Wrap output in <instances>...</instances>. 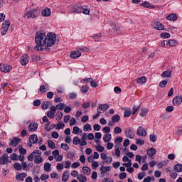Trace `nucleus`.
Masks as SVG:
<instances>
[{
  "label": "nucleus",
  "instance_id": "obj_37",
  "mask_svg": "<svg viewBox=\"0 0 182 182\" xmlns=\"http://www.w3.org/2000/svg\"><path fill=\"white\" fill-rule=\"evenodd\" d=\"M36 158V152H32L30 155L27 156L28 161H33V159Z\"/></svg>",
  "mask_w": 182,
  "mask_h": 182
},
{
  "label": "nucleus",
  "instance_id": "obj_42",
  "mask_svg": "<svg viewBox=\"0 0 182 182\" xmlns=\"http://www.w3.org/2000/svg\"><path fill=\"white\" fill-rule=\"evenodd\" d=\"M51 166H52V164H49V163H46L45 164H44V170H45V171H50V170H51Z\"/></svg>",
  "mask_w": 182,
  "mask_h": 182
},
{
  "label": "nucleus",
  "instance_id": "obj_34",
  "mask_svg": "<svg viewBox=\"0 0 182 182\" xmlns=\"http://www.w3.org/2000/svg\"><path fill=\"white\" fill-rule=\"evenodd\" d=\"M112 121L113 123H119L120 122V115L115 114L112 117Z\"/></svg>",
  "mask_w": 182,
  "mask_h": 182
},
{
  "label": "nucleus",
  "instance_id": "obj_7",
  "mask_svg": "<svg viewBox=\"0 0 182 182\" xmlns=\"http://www.w3.org/2000/svg\"><path fill=\"white\" fill-rule=\"evenodd\" d=\"M22 141V139L18 137H14L13 139L11 140L9 145L11 146L12 147H16Z\"/></svg>",
  "mask_w": 182,
  "mask_h": 182
},
{
  "label": "nucleus",
  "instance_id": "obj_57",
  "mask_svg": "<svg viewBox=\"0 0 182 182\" xmlns=\"http://www.w3.org/2000/svg\"><path fill=\"white\" fill-rule=\"evenodd\" d=\"M167 80H162L160 83H159V87H166V86L167 85Z\"/></svg>",
  "mask_w": 182,
  "mask_h": 182
},
{
  "label": "nucleus",
  "instance_id": "obj_19",
  "mask_svg": "<svg viewBox=\"0 0 182 182\" xmlns=\"http://www.w3.org/2000/svg\"><path fill=\"white\" fill-rule=\"evenodd\" d=\"M125 134H126V136L128 139H134V133H133L132 132L131 129H125Z\"/></svg>",
  "mask_w": 182,
  "mask_h": 182
},
{
  "label": "nucleus",
  "instance_id": "obj_30",
  "mask_svg": "<svg viewBox=\"0 0 182 182\" xmlns=\"http://www.w3.org/2000/svg\"><path fill=\"white\" fill-rule=\"evenodd\" d=\"M173 170H175V171H176L177 173H181L182 171V165L180 164H176L173 166Z\"/></svg>",
  "mask_w": 182,
  "mask_h": 182
},
{
  "label": "nucleus",
  "instance_id": "obj_36",
  "mask_svg": "<svg viewBox=\"0 0 182 182\" xmlns=\"http://www.w3.org/2000/svg\"><path fill=\"white\" fill-rule=\"evenodd\" d=\"M92 38L95 39V42H99V41H100V38H102V33H99L97 34H94L93 36H92Z\"/></svg>",
  "mask_w": 182,
  "mask_h": 182
},
{
  "label": "nucleus",
  "instance_id": "obj_51",
  "mask_svg": "<svg viewBox=\"0 0 182 182\" xmlns=\"http://www.w3.org/2000/svg\"><path fill=\"white\" fill-rule=\"evenodd\" d=\"M83 130L84 132H89V130H92V126L89 124H85Z\"/></svg>",
  "mask_w": 182,
  "mask_h": 182
},
{
  "label": "nucleus",
  "instance_id": "obj_49",
  "mask_svg": "<svg viewBox=\"0 0 182 182\" xmlns=\"http://www.w3.org/2000/svg\"><path fill=\"white\" fill-rule=\"evenodd\" d=\"M56 120H60L62 119V117H63V113H62V112H57L56 113Z\"/></svg>",
  "mask_w": 182,
  "mask_h": 182
},
{
  "label": "nucleus",
  "instance_id": "obj_41",
  "mask_svg": "<svg viewBox=\"0 0 182 182\" xmlns=\"http://www.w3.org/2000/svg\"><path fill=\"white\" fill-rule=\"evenodd\" d=\"M14 167L15 170H16L17 171H21L22 170V166H21V164H19V163H15L14 164Z\"/></svg>",
  "mask_w": 182,
  "mask_h": 182
},
{
  "label": "nucleus",
  "instance_id": "obj_8",
  "mask_svg": "<svg viewBox=\"0 0 182 182\" xmlns=\"http://www.w3.org/2000/svg\"><path fill=\"white\" fill-rule=\"evenodd\" d=\"M172 103L174 106H180L182 103V96L176 95L172 100Z\"/></svg>",
  "mask_w": 182,
  "mask_h": 182
},
{
  "label": "nucleus",
  "instance_id": "obj_13",
  "mask_svg": "<svg viewBox=\"0 0 182 182\" xmlns=\"http://www.w3.org/2000/svg\"><path fill=\"white\" fill-rule=\"evenodd\" d=\"M50 46H47L46 45L41 46V47L35 46L34 49L36 50H39L40 52H43V50H46L47 52H49L50 50Z\"/></svg>",
  "mask_w": 182,
  "mask_h": 182
},
{
  "label": "nucleus",
  "instance_id": "obj_15",
  "mask_svg": "<svg viewBox=\"0 0 182 182\" xmlns=\"http://www.w3.org/2000/svg\"><path fill=\"white\" fill-rule=\"evenodd\" d=\"M80 56H82L80 51H73L70 55L71 59H77V58H80Z\"/></svg>",
  "mask_w": 182,
  "mask_h": 182
},
{
  "label": "nucleus",
  "instance_id": "obj_61",
  "mask_svg": "<svg viewBox=\"0 0 182 182\" xmlns=\"http://www.w3.org/2000/svg\"><path fill=\"white\" fill-rule=\"evenodd\" d=\"M144 177H146V173L145 172L139 173V175H138L139 180H143V178H144Z\"/></svg>",
  "mask_w": 182,
  "mask_h": 182
},
{
  "label": "nucleus",
  "instance_id": "obj_48",
  "mask_svg": "<svg viewBox=\"0 0 182 182\" xmlns=\"http://www.w3.org/2000/svg\"><path fill=\"white\" fill-rule=\"evenodd\" d=\"M122 141H123V138H122V136H119L114 140V143L117 144V146L121 144L120 143H122Z\"/></svg>",
  "mask_w": 182,
  "mask_h": 182
},
{
  "label": "nucleus",
  "instance_id": "obj_27",
  "mask_svg": "<svg viewBox=\"0 0 182 182\" xmlns=\"http://www.w3.org/2000/svg\"><path fill=\"white\" fill-rule=\"evenodd\" d=\"M68 180H69V171H65L63 173L62 181L66 182Z\"/></svg>",
  "mask_w": 182,
  "mask_h": 182
},
{
  "label": "nucleus",
  "instance_id": "obj_17",
  "mask_svg": "<svg viewBox=\"0 0 182 182\" xmlns=\"http://www.w3.org/2000/svg\"><path fill=\"white\" fill-rule=\"evenodd\" d=\"M72 12L74 14H82V7L79 6L77 4H75L72 8Z\"/></svg>",
  "mask_w": 182,
  "mask_h": 182
},
{
  "label": "nucleus",
  "instance_id": "obj_16",
  "mask_svg": "<svg viewBox=\"0 0 182 182\" xmlns=\"http://www.w3.org/2000/svg\"><path fill=\"white\" fill-rule=\"evenodd\" d=\"M146 153H147L148 156H149V157H153L154 156H156V154H157V150H156V149L151 147L146 150Z\"/></svg>",
  "mask_w": 182,
  "mask_h": 182
},
{
  "label": "nucleus",
  "instance_id": "obj_23",
  "mask_svg": "<svg viewBox=\"0 0 182 182\" xmlns=\"http://www.w3.org/2000/svg\"><path fill=\"white\" fill-rule=\"evenodd\" d=\"M50 9L49 8H46L41 11V15H43V16H50Z\"/></svg>",
  "mask_w": 182,
  "mask_h": 182
},
{
  "label": "nucleus",
  "instance_id": "obj_35",
  "mask_svg": "<svg viewBox=\"0 0 182 182\" xmlns=\"http://www.w3.org/2000/svg\"><path fill=\"white\" fill-rule=\"evenodd\" d=\"M141 6H144V8H149V9H153L154 8L153 6H151V4L145 1L140 4Z\"/></svg>",
  "mask_w": 182,
  "mask_h": 182
},
{
  "label": "nucleus",
  "instance_id": "obj_53",
  "mask_svg": "<svg viewBox=\"0 0 182 182\" xmlns=\"http://www.w3.org/2000/svg\"><path fill=\"white\" fill-rule=\"evenodd\" d=\"M176 134H177V136H181V134H182V124L180 125V126L178 127V129H177V131L176 132Z\"/></svg>",
  "mask_w": 182,
  "mask_h": 182
},
{
  "label": "nucleus",
  "instance_id": "obj_29",
  "mask_svg": "<svg viewBox=\"0 0 182 182\" xmlns=\"http://www.w3.org/2000/svg\"><path fill=\"white\" fill-rule=\"evenodd\" d=\"M81 12H82V14H84L85 15H89V14H90V11L89 10V9H87V6H82L81 7Z\"/></svg>",
  "mask_w": 182,
  "mask_h": 182
},
{
  "label": "nucleus",
  "instance_id": "obj_32",
  "mask_svg": "<svg viewBox=\"0 0 182 182\" xmlns=\"http://www.w3.org/2000/svg\"><path fill=\"white\" fill-rule=\"evenodd\" d=\"M162 77H171V71L166 70L161 73Z\"/></svg>",
  "mask_w": 182,
  "mask_h": 182
},
{
  "label": "nucleus",
  "instance_id": "obj_45",
  "mask_svg": "<svg viewBox=\"0 0 182 182\" xmlns=\"http://www.w3.org/2000/svg\"><path fill=\"white\" fill-rule=\"evenodd\" d=\"M88 91H89V87H87V85H83L81 87V93H87Z\"/></svg>",
  "mask_w": 182,
  "mask_h": 182
},
{
  "label": "nucleus",
  "instance_id": "obj_14",
  "mask_svg": "<svg viewBox=\"0 0 182 182\" xmlns=\"http://www.w3.org/2000/svg\"><path fill=\"white\" fill-rule=\"evenodd\" d=\"M107 109H109V105L107 104H100L98 107L97 109L98 111L101 112L100 110H102V113H105V112H106V110H107Z\"/></svg>",
  "mask_w": 182,
  "mask_h": 182
},
{
  "label": "nucleus",
  "instance_id": "obj_10",
  "mask_svg": "<svg viewBox=\"0 0 182 182\" xmlns=\"http://www.w3.org/2000/svg\"><path fill=\"white\" fill-rule=\"evenodd\" d=\"M137 136H142V137H145L147 136V131L143 128V127H139L136 132Z\"/></svg>",
  "mask_w": 182,
  "mask_h": 182
},
{
  "label": "nucleus",
  "instance_id": "obj_4",
  "mask_svg": "<svg viewBox=\"0 0 182 182\" xmlns=\"http://www.w3.org/2000/svg\"><path fill=\"white\" fill-rule=\"evenodd\" d=\"M9 26H11V22L7 20L5 21L2 23V27H1V35H6V33L8 32V29H9Z\"/></svg>",
  "mask_w": 182,
  "mask_h": 182
},
{
  "label": "nucleus",
  "instance_id": "obj_3",
  "mask_svg": "<svg viewBox=\"0 0 182 182\" xmlns=\"http://www.w3.org/2000/svg\"><path fill=\"white\" fill-rule=\"evenodd\" d=\"M40 14L41 11L39 10V9L36 8L35 9L30 10L28 12H27L26 16H27V18H38Z\"/></svg>",
  "mask_w": 182,
  "mask_h": 182
},
{
  "label": "nucleus",
  "instance_id": "obj_26",
  "mask_svg": "<svg viewBox=\"0 0 182 182\" xmlns=\"http://www.w3.org/2000/svg\"><path fill=\"white\" fill-rule=\"evenodd\" d=\"M112 140V134H105L103 136V141L105 143H108V141H110Z\"/></svg>",
  "mask_w": 182,
  "mask_h": 182
},
{
  "label": "nucleus",
  "instance_id": "obj_40",
  "mask_svg": "<svg viewBox=\"0 0 182 182\" xmlns=\"http://www.w3.org/2000/svg\"><path fill=\"white\" fill-rule=\"evenodd\" d=\"M18 149L19 150L20 154H23V155L26 154V153H27L26 149L25 148L22 147V146H18Z\"/></svg>",
  "mask_w": 182,
  "mask_h": 182
},
{
  "label": "nucleus",
  "instance_id": "obj_25",
  "mask_svg": "<svg viewBox=\"0 0 182 182\" xmlns=\"http://www.w3.org/2000/svg\"><path fill=\"white\" fill-rule=\"evenodd\" d=\"M77 180H78V181H80V182H86V181H87V178L86 176H85V175H83V174H79L77 176Z\"/></svg>",
  "mask_w": 182,
  "mask_h": 182
},
{
  "label": "nucleus",
  "instance_id": "obj_59",
  "mask_svg": "<svg viewBox=\"0 0 182 182\" xmlns=\"http://www.w3.org/2000/svg\"><path fill=\"white\" fill-rule=\"evenodd\" d=\"M114 130L115 134H119L122 133V128H120V127H116Z\"/></svg>",
  "mask_w": 182,
  "mask_h": 182
},
{
  "label": "nucleus",
  "instance_id": "obj_22",
  "mask_svg": "<svg viewBox=\"0 0 182 182\" xmlns=\"http://www.w3.org/2000/svg\"><path fill=\"white\" fill-rule=\"evenodd\" d=\"M112 167L110 166H101L100 171H101V174H105V173H109Z\"/></svg>",
  "mask_w": 182,
  "mask_h": 182
},
{
  "label": "nucleus",
  "instance_id": "obj_52",
  "mask_svg": "<svg viewBox=\"0 0 182 182\" xmlns=\"http://www.w3.org/2000/svg\"><path fill=\"white\" fill-rule=\"evenodd\" d=\"M68 159H70V160H73L75 159V153L74 152H68L67 154Z\"/></svg>",
  "mask_w": 182,
  "mask_h": 182
},
{
  "label": "nucleus",
  "instance_id": "obj_44",
  "mask_svg": "<svg viewBox=\"0 0 182 182\" xmlns=\"http://www.w3.org/2000/svg\"><path fill=\"white\" fill-rule=\"evenodd\" d=\"M80 142V139L77 136H75L73 139V143L75 144V146H77Z\"/></svg>",
  "mask_w": 182,
  "mask_h": 182
},
{
  "label": "nucleus",
  "instance_id": "obj_56",
  "mask_svg": "<svg viewBox=\"0 0 182 182\" xmlns=\"http://www.w3.org/2000/svg\"><path fill=\"white\" fill-rule=\"evenodd\" d=\"M168 43L170 46H176V45H177V41L176 40H169Z\"/></svg>",
  "mask_w": 182,
  "mask_h": 182
},
{
  "label": "nucleus",
  "instance_id": "obj_6",
  "mask_svg": "<svg viewBox=\"0 0 182 182\" xmlns=\"http://www.w3.org/2000/svg\"><path fill=\"white\" fill-rule=\"evenodd\" d=\"M152 28L157 31H164V26L159 21H154L152 23Z\"/></svg>",
  "mask_w": 182,
  "mask_h": 182
},
{
  "label": "nucleus",
  "instance_id": "obj_63",
  "mask_svg": "<svg viewBox=\"0 0 182 182\" xmlns=\"http://www.w3.org/2000/svg\"><path fill=\"white\" fill-rule=\"evenodd\" d=\"M39 91L41 93H45L46 92V87H45V85H41L40 87Z\"/></svg>",
  "mask_w": 182,
  "mask_h": 182
},
{
  "label": "nucleus",
  "instance_id": "obj_20",
  "mask_svg": "<svg viewBox=\"0 0 182 182\" xmlns=\"http://www.w3.org/2000/svg\"><path fill=\"white\" fill-rule=\"evenodd\" d=\"M177 15L176 14H171L166 16V19L168 21H172V22H174L177 21Z\"/></svg>",
  "mask_w": 182,
  "mask_h": 182
},
{
  "label": "nucleus",
  "instance_id": "obj_21",
  "mask_svg": "<svg viewBox=\"0 0 182 182\" xmlns=\"http://www.w3.org/2000/svg\"><path fill=\"white\" fill-rule=\"evenodd\" d=\"M38 129V123H31L28 126V130L29 132H35Z\"/></svg>",
  "mask_w": 182,
  "mask_h": 182
},
{
  "label": "nucleus",
  "instance_id": "obj_28",
  "mask_svg": "<svg viewBox=\"0 0 182 182\" xmlns=\"http://www.w3.org/2000/svg\"><path fill=\"white\" fill-rule=\"evenodd\" d=\"M146 80H147V78H146V77L143 76V77L138 78L136 80V82L139 85H144V83H146Z\"/></svg>",
  "mask_w": 182,
  "mask_h": 182
},
{
  "label": "nucleus",
  "instance_id": "obj_46",
  "mask_svg": "<svg viewBox=\"0 0 182 182\" xmlns=\"http://www.w3.org/2000/svg\"><path fill=\"white\" fill-rule=\"evenodd\" d=\"M55 109H58V110H63L65 109V104L60 103L57 105Z\"/></svg>",
  "mask_w": 182,
  "mask_h": 182
},
{
  "label": "nucleus",
  "instance_id": "obj_11",
  "mask_svg": "<svg viewBox=\"0 0 182 182\" xmlns=\"http://www.w3.org/2000/svg\"><path fill=\"white\" fill-rule=\"evenodd\" d=\"M8 154H4L1 157H0V164H9L11 161H8Z\"/></svg>",
  "mask_w": 182,
  "mask_h": 182
},
{
  "label": "nucleus",
  "instance_id": "obj_9",
  "mask_svg": "<svg viewBox=\"0 0 182 182\" xmlns=\"http://www.w3.org/2000/svg\"><path fill=\"white\" fill-rule=\"evenodd\" d=\"M55 113H56V107L55 106H51L50 107V111L48 112L47 116L50 119H53V117H55Z\"/></svg>",
  "mask_w": 182,
  "mask_h": 182
},
{
  "label": "nucleus",
  "instance_id": "obj_39",
  "mask_svg": "<svg viewBox=\"0 0 182 182\" xmlns=\"http://www.w3.org/2000/svg\"><path fill=\"white\" fill-rule=\"evenodd\" d=\"M48 144L50 149H52V150L56 149V145L55 144V142L52 140H48Z\"/></svg>",
  "mask_w": 182,
  "mask_h": 182
},
{
  "label": "nucleus",
  "instance_id": "obj_58",
  "mask_svg": "<svg viewBox=\"0 0 182 182\" xmlns=\"http://www.w3.org/2000/svg\"><path fill=\"white\" fill-rule=\"evenodd\" d=\"M132 114V111L129 110H125V112H124V117H130Z\"/></svg>",
  "mask_w": 182,
  "mask_h": 182
},
{
  "label": "nucleus",
  "instance_id": "obj_38",
  "mask_svg": "<svg viewBox=\"0 0 182 182\" xmlns=\"http://www.w3.org/2000/svg\"><path fill=\"white\" fill-rule=\"evenodd\" d=\"M43 161V159L41 156H36V158L34 159V163L36 164H41Z\"/></svg>",
  "mask_w": 182,
  "mask_h": 182
},
{
  "label": "nucleus",
  "instance_id": "obj_24",
  "mask_svg": "<svg viewBox=\"0 0 182 182\" xmlns=\"http://www.w3.org/2000/svg\"><path fill=\"white\" fill-rule=\"evenodd\" d=\"M26 177V173H21L18 175H16V179L18 181H23V178Z\"/></svg>",
  "mask_w": 182,
  "mask_h": 182
},
{
  "label": "nucleus",
  "instance_id": "obj_64",
  "mask_svg": "<svg viewBox=\"0 0 182 182\" xmlns=\"http://www.w3.org/2000/svg\"><path fill=\"white\" fill-rule=\"evenodd\" d=\"M76 123V119H75L74 117H72L70 120V126H75Z\"/></svg>",
  "mask_w": 182,
  "mask_h": 182
},
{
  "label": "nucleus",
  "instance_id": "obj_33",
  "mask_svg": "<svg viewBox=\"0 0 182 182\" xmlns=\"http://www.w3.org/2000/svg\"><path fill=\"white\" fill-rule=\"evenodd\" d=\"M50 104V102L44 101L41 104V109H43V110H46V109H48L49 107Z\"/></svg>",
  "mask_w": 182,
  "mask_h": 182
},
{
  "label": "nucleus",
  "instance_id": "obj_2",
  "mask_svg": "<svg viewBox=\"0 0 182 182\" xmlns=\"http://www.w3.org/2000/svg\"><path fill=\"white\" fill-rule=\"evenodd\" d=\"M55 43H56V34L50 32L46 34V46H53Z\"/></svg>",
  "mask_w": 182,
  "mask_h": 182
},
{
  "label": "nucleus",
  "instance_id": "obj_50",
  "mask_svg": "<svg viewBox=\"0 0 182 182\" xmlns=\"http://www.w3.org/2000/svg\"><path fill=\"white\" fill-rule=\"evenodd\" d=\"M97 150L100 152V153H103V151H105V146L100 145V144H98V146H97Z\"/></svg>",
  "mask_w": 182,
  "mask_h": 182
},
{
  "label": "nucleus",
  "instance_id": "obj_55",
  "mask_svg": "<svg viewBox=\"0 0 182 182\" xmlns=\"http://www.w3.org/2000/svg\"><path fill=\"white\" fill-rule=\"evenodd\" d=\"M69 99H76L77 97V94L75 92H71L68 94Z\"/></svg>",
  "mask_w": 182,
  "mask_h": 182
},
{
  "label": "nucleus",
  "instance_id": "obj_18",
  "mask_svg": "<svg viewBox=\"0 0 182 182\" xmlns=\"http://www.w3.org/2000/svg\"><path fill=\"white\" fill-rule=\"evenodd\" d=\"M28 141L30 143H32V144H35L36 143H38V135L37 134L31 135L28 138Z\"/></svg>",
  "mask_w": 182,
  "mask_h": 182
},
{
  "label": "nucleus",
  "instance_id": "obj_5",
  "mask_svg": "<svg viewBox=\"0 0 182 182\" xmlns=\"http://www.w3.org/2000/svg\"><path fill=\"white\" fill-rule=\"evenodd\" d=\"M0 70L1 72H3L4 73H8L12 70V66L8 65V64H0Z\"/></svg>",
  "mask_w": 182,
  "mask_h": 182
},
{
  "label": "nucleus",
  "instance_id": "obj_54",
  "mask_svg": "<svg viewBox=\"0 0 182 182\" xmlns=\"http://www.w3.org/2000/svg\"><path fill=\"white\" fill-rule=\"evenodd\" d=\"M167 162L166 161H162L158 164V168H163V166H166Z\"/></svg>",
  "mask_w": 182,
  "mask_h": 182
},
{
  "label": "nucleus",
  "instance_id": "obj_1",
  "mask_svg": "<svg viewBox=\"0 0 182 182\" xmlns=\"http://www.w3.org/2000/svg\"><path fill=\"white\" fill-rule=\"evenodd\" d=\"M35 42L38 48L46 45V33L43 31H38L36 33Z\"/></svg>",
  "mask_w": 182,
  "mask_h": 182
},
{
  "label": "nucleus",
  "instance_id": "obj_60",
  "mask_svg": "<svg viewBox=\"0 0 182 182\" xmlns=\"http://www.w3.org/2000/svg\"><path fill=\"white\" fill-rule=\"evenodd\" d=\"M140 109V105L134 106L132 108V114H136V112Z\"/></svg>",
  "mask_w": 182,
  "mask_h": 182
},
{
  "label": "nucleus",
  "instance_id": "obj_43",
  "mask_svg": "<svg viewBox=\"0 0 182 182\" xmlns=\"http://www.w3.org/2000/svg\"><path fill=\"white\" fill-rule=\"evenodd\" d=\"M140 116H141V117H144V116H147V109L146 108H142L141 109V112H140Z\"/></svg>",
  "mask_w": 182,
  "mask_h": 182
},
{
  "label": "nucleus",
  "instance_id": "obj_62",
  "mask_svg": "<svg viewBox=\"0 0 182 182\" xmlns=\"http://www.w3.org/2000/svg\"><path fill=\"white\" fill-rule=\"evenodd\" d=\"M79 127H74L73 130L72 132L73 134H77V133H79Z\"/></svg>",
  "mask_w": 182,
  "mask_h": 182
},
{
  "label": "nucleus",
  "instance_id": "obj_31",
  "mask_svg": "<svg viewBox=\"0 0 182 182\" xmlns=\"http://www.w3.org/2000/svg\"><path fill=\"white\" fill-rule=\"evenodd\" d=\"M82 173L85 176H89L90 174V168L89 166L82 167Z\"/></svg>",
  "mask_w": 182,
  "mask_h": 182
},
{
  "label": "nucleus",
  "instance_id": "obj_12",
  "mask_svg": "<svg viewBox=\"0 0 182 182\" xmlns=\"http://www.w3.org/2000/svg\"><path fill=\"white\" fill-rule=\"evenodd\" d=\"M28 58H29L28 54H24L21 57L20 63H21V65H22V66H26V64L28 63V62H29V60H28Z\"/></svg>",
  "mask_w": 182,
  "mask_h": 182
},
{
  "label": "nucleus",
  "instance_id": "obj_47",
  "mask_svg": "<svg viewBox=\"0 0 182 182\" xmlns=\"http://www.w3.org/2000/svg\"><path fill=\"white\" fill-rule=\"evenodd\" d=\"M171 35L168 33H161V38H162L163 39H167L168 38H170Z\"/></svg>",
  "mask_w": 182,
  "mask_h": 182
}]
</instances>
